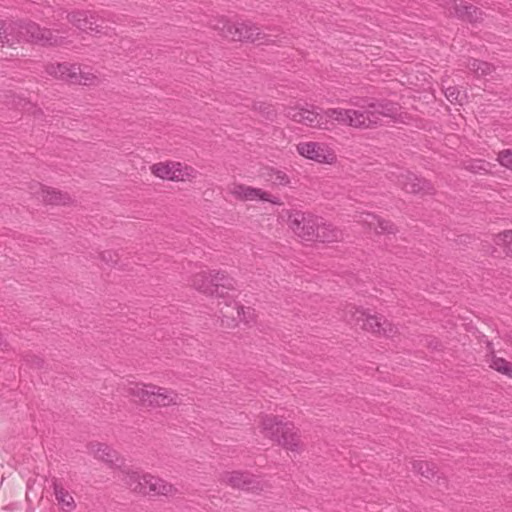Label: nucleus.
Wrapping results in <instances>:
<instances>
[{"instance_id": "79ce46f5", "label": "nucleus", "mask_w": 512, "mask_h": 512, "mask_svg": "<svg viewBox=\"0 0 512 512\" xmlns=\"http://www.w3.org/2000/svg\"><path fill=\"white\" fill-rule=\"evenodd\" d=\"M27 512H34V509H28Z\"/></svg>"}, {"instance_id": "f3484780", "label": "nucleus", "mask_w": 512, "mask_h": 512, "mask_svg": "<svg viewBox=\"0 0 512 512\" xmlns=\"http://www.w3.org/2000/svg\"><path fill=\"white\" fill-rule=\"evenodd\" d=\"M314 240L322 243L337 242L342 240L343 233L332 223L325 222L323 218L318 217L317 230L314 231Z\"/></svg>"}, {"instance_id": "a211bd4d", "label": "nucleus", "mask_w": 512, "mask_h": 512, "mask_svg": "<svg viewBox=\"0 0 512 512\" xmlns=\"http://www.w3.org/2000/svg\"><path fill=\"white\" fill-rule=\"evenodd\" d=\"M214 283L213 288H215V293L217 297L225 298L228 290L235 289V280L227 275L224 271H216L214 272Z\"/></svg>"}, {"instance_id": "e433bc0d", "label": "nucleus", "mask_w": 512, "mask_h": 512, "mask_svg": "<svg viewBox=\"0 0 512 512\" xmlns=\"http://www.w3.org/2000/svg\"><path fill=\"white\" fill-rule=\"evenodd\" d=\"M498 161L500 164L510 170H512V151L505 150L499 153Z\"/></svg>"}, {"instance_id": "5701e85b", "label": "nucleus", "mask_w": 512, "mask_h": 512, "mask_svg": "<svg viewBox=\"0 0 512 512\" xmlns=\"http://www.w3.org/2000/svg\"><path fill=\"white\" fill-rule=\"evenodd\" d=\"M364 221L378 234H395L397 232L396 226L391 221L381 219L377 215L367 214V218Z\"/></svg>"}, {"instance_id": "4468645a", "label": "nucleus", "mask_w": 512, "mask_h": 512, "mask_svg": "<svg viewBox=\"0 0 512 512\" xmlns=\"http://www.w3.org/2000/svg\"><path fill=\"white\" fill-rule=\"evenodd\" d=\"M145 479L146 492L144 495L173 496L178 492L177 488L174 485L159 477L150 474H145Z\"/></svg>"}, {"instance_id": "20e7f679", "label": "nucleus", "mask_w": 512, "mask_h": 512, "mask_svg": "<svg viewBox=\"0 0 512 512\" xmlns=\"http://www.w3.org/2000/svg\"><path fill=\"white\" fill-rule=\"evenodd\" d=\"M264 436L292 452L300 451V439L292 422H283L277 416L265 415L261 421Z\"/></svg>"}, {"instance_id": "bb28decb", "label": "nucleus", "mask_w": 512, "mask_h": 512, "mask_svg": "<svg viewBox=\"0 0 512 512\" xmlns=\"http://www.w3.org/2000/svg\"><path fill=\"white\" fill-rule=\"evenodd\" d=\"M413 470L419 473L421 476L425 477L426 479L433 478L437 471H436V465L433 463H429L426 461H414L412 463Z\"/></svg>"}, {"instance_id": "9b49d317", "label": "nucleus", "mask_w": 512, "mask_h": 512, "mask_svg": "<svg viewBox=\"0 0 512 512\" xmlns=\"http://www.w3.org/2000/svg\"><path fill=\"white\" fill-rule=\"evenodd\" d=\"M287 117H289L294 122L301 123L309 127L328 129L327 123L324 122V116L322 115V112L320 113L315 111L313 106L312 109L298 107L289 108L287 111Z\"/></svg>"}, {"instance_id": "6e6552de", "label": "nucleus", "mask_w": 512, "mask_h": 512, "mask_svg": "<svg viewBox=\"0 0 512 512\" xmlns=\"http://www.w3.org/2000/svg\"><path fill=\"white\" fill-rule=\"evenodd\" d=\"M215 28L220 31L223 37L233 41L255 42L264 38L261 36L260 29L251 22L232 23L227 20H220Z\"/></svg>"}, {"instance_id": "72a5a7b5", "label": "nucleus", "mask_w": 512, "mask_h": 512, "mask_svg": "<svg viewBox=\"0 0 512 512\" xmlns=\"http://www.w3.org/2000/svg\"><path fill=\"white\" fill-rule=\"evenodd\" d=\"M270 178H271L272 182L276 185L285 186L290 183V179H289L288 175L284 171H281V170L272 169L271 173H270Z\"/></svg>"}, {"instance_id": "dca6fc26", "label": "nucleus", "mask_w": 512, "mask_h": 512, "mask_svg": "<svg viewBox=\"0 0 512 512\" xmlns=\"http://www.w3.org/2000/svg\"><path fill=\"white\" fill-rule=\"evenodd\" d=\"M31 189L34 190V194L41 193L42 200L46 204L65 205L69 203L71 199L68 193L54 188L46 187L41 183H35L33 186H31Z\"/></svg>"}, {"instance_id": "ddd939ff", "label": "nucleus", "mask_w": 512, "mask_h": 512, "mask_svg": "<svg viewBox=\"0 0 512 512\" xmlns=\"http://www.w3.org/2000/svg\"><path fill=\"white\" fill-rule=\"evenodd\" d=\"M449 10L450 13L454 14L458 19L472 24L483 20V11L473 4L467 3L463 0H459V2L457 0H453L452 6Z\"/></svg>"}, {"instance_id": "ea45409f", "label": "nucleus", "mask_w": 512, "mask_h": 512, "mask_svg": "<svg viewBox=\"0 0 512 512\" xmlns=\"http://www.w3.org/2000/svg\"><path fill=\"white\" fill-rule=\"evenodd\" d=\"M4 389V384L0 383V392Z\"/></svg>"}, {"instance_id": "473e14b6", "label": "nucleus", "mask_w": 512, "mask_h": 512, "mask_svg": "<svg viewBox=\"0 0 512 512\" xmlns=\"http://www.w3.org/2000/svg\"><path fill=\"white\" fill-rule=\"evenodd\" d=\"M54 493L56 496V499L65 504L68 507L74 506V500L73 497L69 495V493L60 485L54 483Z\"/></svg>"}, {"instance_id": "4be33fe9", "label": "nucleus", "mask_w": 512, "mask_h": 512, "mask_svg": "<svg viewBox=\"0 0 512 512\" xmlns=\"http://www.w3.org/2000/svg\"><path fill=\"white\" fill-rule=\"evenodd\" d=\"M123 482L133 491L139 494H145V474L141 475L138 471L123 470Z\"/></svg>"}, {"instance_id": "4c0bfd02", "label": "nucleus", "mask_w": 512, "mask_h": 512, "mask_svg": "<svg viewBox=\"0 0 512 512\" xmlns=\"http://www.w3.org/2000/svg\"><path fill=\"white\" fill-rule=\"evenodd\" d=\"M26 362L33 368H42L44 365V360L37 355H27Z\"/></svg>"}, {"instance_id": "7ed1b4c3", "label": "nucleus", "mask_w": 512, "mask_h": 512, "mask_svg": "<svg viewBox=\"0 0 512 512\" xmlns=\"http://www.w3.org/2000/svg\"><path fill=\"white\" fill-rule=\"evenodd\" d=\"M126 392L147 408L167 407L181 403V398L175 391L154 384L133 383L127 387Z\"/></svg>"}, {"instance_id": "39448f33", "label": "nucleus", "mask_w": 512, "mask_h": 512, "mask_svg": "<svg viewBox=\"0 0 512 512\" xmlns=\"http://www.w3.org/2000/svg\"><path fill=\"white\" fill-rule=\"evenodd\" d=\"M345 319L364 331L385 337H393L398 329L397 326L385 318L371 315L361 307L350 306L345 310Z\"/></svg>"}, {"instance_id": "9d476101", "label": "nucleus", "mask_w": 512, "mask_h": 512, "mask_svg": "<svg viewBox=\"0 0 512 512\" xmlns=\"http://www.w3.org/2000/svg\"><path fill=\"white\" fill-rule=\"evenodd\" d=\"M298 153L318 163L332 164L336 161V154L326 144L318 142H301L297 145Z\"/></svg>"}, {"instance_id": "2eb2a0df", "label": "nucleus", "mask_w": 512, "mask_h": 512, "mask_svg": "<svg viewBox=\"0 0 512 512\" xmlns=\"http://www.w3.org/2000/svg\"><path fill=\"white\" fill-rule=\"evenodd\" d=\"M232 194L240 200H254L260 198L263 201H268L272 204H280V199L272 197L269 193L259 188L237 184L233 187Z\"/></svg>"}, {"instance_id": "a878e982", "label": "nucleus", "mask_w": 512, "mask_h": 512, "mask_svg": "<svg viewBox=\"0 0 512 512\" xmlns=\"http://www.w3.org/2000/svg\"><path fill=\"white\" fill-rule=\"evenodd\" d=\"M407 192L413 194H433L434 187L430 181L424 178H419L416 175L415 182L413 181V185L407 187Z\"/></svg>"}, {"instance_id": "f8f14e48", "label": "nucleus", "mask_w": 512, "mask_h": 512, "mask_svg": "<svg viewBox=\"0 0 512 512\" xmlns=\"http://www.w3.org/2000/svg\"><path fill=\"white\" fill-rule=\"evenodd\" d=\"M66 19L82 32L101 33V27L97 24V16L89 10H74L67 13Z\"/></svg>"}, {"instance_id": "aec40b11", "label": "nucleus", "mask_w": 512, "mask_h": 512, "mask_svg": "<svg viewBox=\"0 0 512 512\" xmlns=\"http://www.w3.org/2000/svg\"><path fill=\"white\" fill-rule=\"evenodd\" d=\"M214 273H207V272H199L195 274L192 279V286L205 294L213 296L215 293V288H213L214 283Z\"/></svg>"}, {"instance_id": "1a4fd4ad", "label": "nucleus", "mask_w": 512, "mask_h": 512, "mask_svg": "<svg viewBox=\"0 0 512 512\" xmlns=\"http://www.w3.org/2000/svg\"><path fill=\"white\" fill-rule=\"evenodd\" d=\"M318 217L300 210H293L288 214L289 228L300 238L312 241L317 230Z\"/></svg>"}, {"instance_id": "cd10ccee", "label": "nucleus", "mask_w": 512, "mask_h": 512, "mask_svg": "<svg viewBox=\"0 0 512 512\" xmlns=\"http://www.w3.org/2000/svg\"><path fill=\"white\" fill-rule=\"evenodd\" d=\"M494 243L503 248L507 256L512 257V230H506L494 237Z\"/></svg>"}, {"instance_id": "7c9ffc66", "label": "nucleus", "mask_w": 512, "mask_h": 512, "mask_svg": "<svg viewBox=\"0 0 512 512\" xmlns=\"http://www.w3.org/2000/svg\"><path fill=\"white\" fill-rule=\"evenodd\" d=\"M491 367L509 378H512V364L504 358L493 357Z\"/></svg>"}, {"instance_id": "c9c22d12", "label": "nucleus", "mask_w": 512, "mask_h": 512, "mask_svg": "<svg viewBox=\"0 0 512 512\" xmlns=\"http://www.w3.org/2000/svg\"><path fill=\"white\" fill-rule=\"evenodd\" d=\"M445 96L451 103H460L461 102V92L456 87H448L445 89Z\"/></svg>"}, {"instance_id": "f03ea898", "label": "nucleus", "mask_w": 512, "mask_h": 512, "mask_svg": "<svg viewBox=\"0 0 512 512\" xmlns=\"http://www.w3.org/2000/svg\"><path fill=\"white\" fill-rule=\"evenodd\" d=\"M4 40L10 46L19 42H27L48 47L66 46L71 43L64 36L54 34L53 30L41 27L31 20L12 21L0 29V43Z\"/></svg>"}, {"instance_id": "6ab92c4d", "label": "nucleus", "mask_w": 512, "mask_h": 512, "mask_svg": "<svg viewBox=\"0 0 512 512\" xmlns=\"http://www.w3.org/2000/svg\"><path fill=\"white\" fill-rule=\"evenodd\" d=\"M232 302L234 303L232 312H230V313L224 312L222 309H220V313L222 314V317L223 318H231L232 320L239 319V321H242L244 323H247V324L250 323L253 320V315H254L253 310L250 307L245 308L244 306L239 305L234 300H231L230 302L225 301V305L227 307H230Z\"/></svg>"}, {"instance_id": "423d86ee", "label": "nucleus", "mask_w": 512, "mask_h": 512, "mask_svg": "<svg viewBox=\"0 0 512 512\" xmlns=\"http://www.w3.org/2000/svg\"><path fill=\"white\" fill-rule=\"evenodd\" d=\"M46 72L56 79L69 84L90 86L96 84L98 78L90 72L81 70L80 65L64 63H50L46 66Z\"/></svg>"}, {"instance_id": "f257e3e1", "label": "nucleus", "mask_w": 512, "mask_h": 512, "mask_svg": "<svg viewBox=\"0 0 512 512\" xmlns=\"http://www.w3.org/2000/svg\"><path fill=\"white\" fill-rule=\"evenodd\" d=\"M324 122H337L339 125L350 126L359 129L375 127L381 122L382 117L392 116L393 109L386 102L365 101L360 109L329 108L321 109Z\"/></svg>"}, {"instance_id": "2f4dec72", "label": "nucleus", "mask_w": 512, "mask_h": 512, "mask_svg": "<svg viewBox=\"0 0 512 512\" xmlns=\"http://www.w3.org/2000/svg\"><path fill=\"white\" fill-rule=\"evenodd\" d=\"M253 109L258 111L265 119L273 121L277 113L271 104L266 102H255Z\"/></svg>"}, {"instance_id": "393cba45", "label": "nucleus", "mask_w": 512, "mask_h": 512, "mask_svg": "<svg viewBox=\"0 0 512 512\" xmlns=\"http://www.w3.org/2000/svg\"><path fill=\"white\" fill-rule=\"evenodd\" d=\"M467 68L474 72L477 76H487L495 70L491 63L478 59H470L467 63Z\"/></svg>"}, {"instance_id": "f704fd0d", "label": "nucleus", "mask_w": 512, "mask_h": 512, "mask_svg": "<svg viewBox=\"0 0 512 512\" xmlns=\"http://www.w3.org/2000/svg\"><path fill=\"white\" fill-rule=\"evenodd\" d=\"M99 256H100V259L109 266L115 265L119 260L118 254L112 250H106V251L100 252Z\"/></svg>"}, {"instance_id": "c756f323", "label": "nucleus", "mask_w": 512, "mask_h": 512, "mask_svg": "<svg viewBox=\"0 0 512 512\" xmlns=\"http://www.w3.org/2000/svg\"><path fill=\"white\" fill-rule=\"evenodd\" d=\"M396 178V182L403 190L407 192V187L413 185V181L416 180V175L410 171L399 169L398 173H392Z\"/></svg>"}, {"instance_id": "a19ab883", "label": "nucleus", "mask_w": 512, "mask_h": 512, "mask_svg": "<svg viewBox=\"0 0 512 512\" xmlns=\"http://www.w3.org/2000/svg\"><path fill=\"white\" fill-rule=\"evenodd\" d=\"M3 23L4 22L2 20H0V29H3Z\"/></svg>"}, {"instance_id": "c85d7f7f", "label": "nucleus", "mask_w": 512, "mask_h": 512, "mask_svg": "<svg viewBox=\"0 0 512 512\" xmlns=\"http://www.w3.org/2000/svg\"><path fill=\"white\" fill-rule=\"evenodd\" d=\"M173 162H160L151 166V172L161 179L172 180Z\"/></svg>"}, {"instance_id": "58836bf2", "label": "nucleus", "mask_w": 512, "mask_h": 512, "mask_svg": "<svg viewBox=\"0 0 512 512\" xmlns=\"http://www.w3.org/2000/svg\"><path fill=\"white\" fill-rule=\"evenodd\" d=\"M426 345L433 350H439L442 347L440 341L434 337H426Z\"/></svg>"}, {"instance_id": "b1692460", "label": "nucleus", "mask_w": 512, "mask_h": 512, "mask_svg": "<svg viewBox=\"0 0 512 512\" xmlns=\"http://www.w3.org/2000/svg\"><path fill=\"white\" fill-rule=\"evenodd\" d=\"M172 181L191 180L197 176V170L188 165H182L180 162H173Z\"/></svg>"}, {"instance_id": "37998d69", "label": "nucleus", "mask_w": 512, "mask_h": 512, "mask_svg": "<svg viewBox=\"0 0 512 512\" xmlns=\"http://www.w3.org/2000/svg\"><path fill=\"white\" fill-rule=\"evenodd\" d=\"M510 479H511V481H512V473L510 474Z\"/></svg>"}, {"instance_id": "412c9836", "label": "nucleus", "mask_w": 512, "mask_h": 512, "mask_svg": "<svg viewBox=\"0 0 512 512\" xmlns=\"http://www.w3.org/2000/svg\"><path fill=\"white\" fill-rule=\"evenodd\" d=\"M96 447L97 449L94 451L96 458L107 463L110 467L121 466L123 461L119 458L117 451L103 443H97Z\"/></svg>"}, {"instance_id": "0eeeda50", "label": "nucleus", "mask_w": 512, "mask_h": 512, "mask_svg": "<svg viewBox=\"0 0 512 512\" xmlns=\"http://www.w3.org/2000/svg\"><path fill=\"white\" fill-rule=\"evenodd\" d=\"M221 480L234 489L252 493H260L272 488L268 481L261 480L248 471L224 472Z\"/></svg>"}]
</instances>
